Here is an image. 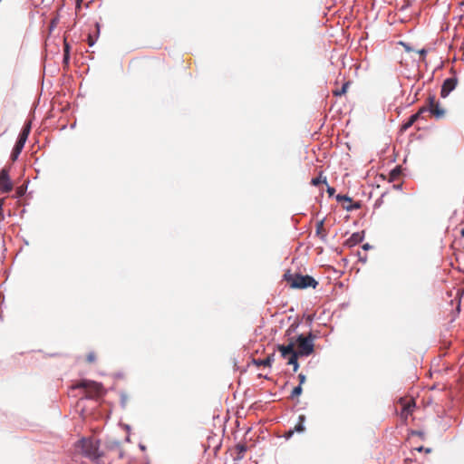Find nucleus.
<instances>
[{"instance_id":"obj_1","label":"nucleus","mask_w":464,"mask_h":464,"mask_svg":"<svg viewBox=\"0 0 464 464\" xmlns=\"http://www.w3.org/2000/svg\"><path fill=\"white\" fill-rule=\"evenodd\" d=\"M284 280L294 289L315 288L318 285V282L314 277L307 275L303 276L297 273H291L290 270L284 274Z\"/></svg>"},{"instance_id":"obj_2","label":"nucleus","mask_w":464,"mask_h":464,"mask_svg":"<svg viewBox=\"0 0 464 464\" xmlns=\"http://www.w3.org/2000/svg\"><path fill=\"white\" fill-rule=\"evenodd\" d=\"M315 336L309 333L307 336L300 334L297 336L296 340L294 341L290 339V342L293 341L295 343V346L296 345V350L295 349V353L300 356H308L314 353V340Z\"/></svg>"},{"instance_id":"obj_3","label":"nucleus","mask_w":464,"mask_h":464,"mask_svg":"<svg viewBox=\"0 0 464 464\" xmlns=\"http://www.w3.org/2000/svg\"><path fill=\"white\" fill-rule=\"evenodd\" d=\"M72 389H82L85 392V397L89 399L100 397L103 393L102 385L91 380H82L72 385Z\"/></svg>"},{"instance_id":"obj_4","label":"nucleus","mask_w":464,"mask_h":464,"mask_svg":"<svg viewBox=\"0 0 464 464\" xmlns=\"http://www.w3.org/2000/svg\"><path fill=\"white\" fill-rule=\"evenodd\" d=\"M277 350L280 352L283 358H287V364L293 365L294 372H297L299 368L297 360L300 355L295 353V343L291 341L286 345L279 344L277 345Z\"/></svg>"},{"instance_id":"obj_5","label":"nucleus","mask_w":464,"mask_h":464,"mask_svg":"<svg viewBox=\"0 0 464 464\" xmlns=\"http://www.w3.org/2000/svg\"><path fill=\"white\" fill-rule=\"evenodd\" d=\"M80 446L86 457L92 459H96L100 457L98 444L93 440L82 439L80 440Z\"/></svg>"},{"instance_id":"obj_6","label":"nucleus","mask_w":464,"mask_h":464,"mask_svg":"<svg viewBox=\"0 0 464 464\" xmlns=\"http://www.w3.org/2000/svg\"><path fill=\"white\" fill-rule=\"evenodd\" d=\"M398 404L401 406L399 415L401 419L406 422L409 416H411L415 408V401L411 397H401L398 401Z\"/></svg>"},{"instance_id":"obj_7","label":"nucleus","mask_w":464,"mask_h":464,"mask_svg":"<svg viewBox=\"0 0 464 464\" xmlns=\"http://www.w3.org/2000/svg\"><path fill=\"white\" fill-rule=\"evenodd\" d=\"M429 111L436 119H442L446 116V111L440 106L434 95H430L427 99Z\"/></svg>"},{"instance_id":"obj_8","label":"nucleus","mask_w":464,"mask_h":464,"mask_svg":"<svg viewBox=\"0 0 464 464\" xmlns=\"http://www.w3.org/2000/svg\"><path fill=\"white\" fill-rule=\"evenodd\" d=\"M13 189V183L9 178V170L6 168L0 171V190L7 193Z\"/></svg>"},{"instance_id":"obj_9","label":"nucleus","mask_w":464,"mask_h":464,"mask_svg":"<svg viewBox=\"0 0 464 464\" xmlns=\"http://www.w3.org/2000/svg\"><path fill=\"white\" fill-rule=\"evenodd\" d=\"M336 199L338 202L343 204V208L348 211L358 209L361 205L359 202L353 203L351 198L346 195H337Z\"/></svg>"},{"instance_id":"obj_10","label":"nucleus","mask_w":464,"mask_h":464,"mask_svg":"<svg viewBox=\"0 0 464 464\" xmlns=\"http://www.w3.org/2000/svg\"><path fill=\"white\" fill-rule=\"evenodd\" d=\"M457 82H458V80L455 77L446 79L441 86V91H440L441 97H443V98L447 97L449 95V93L455 89Z\"/></svg>"},{"instance_id":"obj_11","label":"nucleus","mask_w":464,"mask_h":464,"mask_svg":"<svg viewBox=\"0 0 464 464\" xmlns=\"http://www.w3.org/2000/svg\"><path fill=\"white\" fill-rule=\"evenodd\" d=\"M31 131V121H27L21 130L16 142L24 145Z\"/></svg>"},{"instance_id":"obj_12","label":"nucleus","mask_w":464,"mask_h":464,"mask_svg":"<svg viewBox=\"0 0 464 464\" xmlns=\"http://www.w3.org/2000/svg\"><path fill=\"white\" fill-rule=\"evenodd\" d=\"M31 131V121H27L21 130L16 142L24 145Z\"/></svg>"},{"instance_id":"obj_13","label":"nucleus","mask_w":464,"mask_h":464,"mask_svg":"<svg viewBox=\"0 0 464 464\" xmlns=\"http://www.w3.org/2000/svg\"><path fill=\"white\" fill-rule=\"evenodd\" d=\"M24 147V145H22V144H20L18 142L15 143V145H14V149L12 150V153H11V160L12 161H15L18 159V157H19L21 151L23 150Z\"/></svg>"},{"instance_id":"obj_14","label":"nucleus","mask_w":464,"mask_h":464,"mask_svg":"<svg viewBox=\"0 0 464 464\" xmlns=\"http://www.w3.org/2000/svg\"><path fill=\"white\" fill-rule=\"evenodd\" d=\"M316 235L319 236L322 239H324L327 236V233L324 227V220H320L316 224Z\"/></svg>"},{"instance_id":"obj_15","label":"nucleus","mask_w":464,"mask_h":464,"mask_svg":"<svg viewBox=\"0 0 464 464\" xmlns=\"http://www.w3.org/2000/svg\"><path fill=\"white\" fill-rule=\"evenodd\" d=\"M273 361H274V354H271V355H268L266 358H265L263 360L256 361V363L257 365H262V366H265V367H269V366H271Z\"/></svg>"},{"instance_id":"obj_16","label":"nucleus","mask_w":464,"mask_h":464,"mask_svg":"<svg viewBox=\"0 0 464 464\" xmlns=\"http://www.w3.org/2000/svg\"><path fill=\"white\" fill-rule=\"evenodd\" d=\"M401 174V168L400 167H395L392 170H391L389 176V180L390 181H395L397 180L400 176Z\"/></svg>"},{"instance_id":"obj_17","label":"nucleus","mask_w":464,"mask_h":464,"mask_svg":"<svg viewBox=\"0 0 464 464\" xmlns=\"http://www.w3.org/2000/svg\"><path fill=\"white\" fill-rule=\"evenodd\" d=\"M236 450L237 453V459H241L244 458V455H245L246 451L247 450V447L246 444H237L236 446Z\"/></svg>"},{"instance_id":"obj_18","label":"nucleus","mask_w":464,"mask_h":464,"mask_svg":"<svg viewBox=\"0 0 464 464\" xmlns=\"http://www.w3.org/2000/svg\"><path fill=\"white\" fill-rule=\"evenodd\" d=\"M321 183L327 184L326 177H325V176H323V172H320V174H319V176H318V177L314 178V179L311 180V184H312L313 186H318V185H320Z\"/></svg>"},{"instance_id":"obj_19","label":"nucleus","mask_w":464,"mask_h":464,"mask_svg":"<svg viewBox=\"0 0 464 464\" xmlns=\"http://www.w3.org/2000/svg\"><path fill=\"white\" fill-rule=\"evenodd\" d=\"M419 119V114H413L411 115L409 120L402 125V128L404 130H407L409 129L410 127H411L414 122Z\"/></svg>"},{"instance_id":"obj_20","label":"nucleus","mask_w":464,"mask_h":464,"mask_svg":"<svg viewBox=\"0 0 464 464\" xmlns=\"http://www.w3.org/2000/svg\"><path fill=\"white\" fill-rule=\"evenodd\" d=\"M348 86H349V82L343 83L341 89L334 90L333 94L334 96H341V95L346 93Z\"/></svg>"},{"instance_id":"obj_21","label":"nucleus","mask_w":464,"mask_h":464,"mask_svg":"<svg viewBox=\"0 0 464 464\" xmlns=\"http://www.w3.org/2000/svg\"><path fill=\"white\" fill-rule=\"evenodd\" d=\"M69 59H70V46L69 44L66 43V41H64V47H63V62L65 63H67L69 62Z\"/></svg>"},{"instance_id":"obj_22","label":"nucleus","mask_w":464,"mask_h":464,"mask_svg":"<svg viewBox=\"0 0 464 464\" xmlns=\"http://www.w3.org/2000/svg\"><path fill=\"white\" fill-rule=\"evenodd\" d=\"M86 362L88 363H94L97 360V355H96V353L95 352H90L88 353V354L86 355Z\"/></svg>"},{"instance_id":"obj_23","label":"nucleus","mask_w":464,"mask_h":464,"mask_svg":"<svg viewBox=\"0 0 464 464\" xmlns=\"http://www.w3.org/2000/svg\"><path fill=\"white\" fill-rule=\"evenodd\" d=\"M299 420H300V422H299L298 424H296V425H295V430L296 431L301 432V431H304V425H303V422H304V415H300V416H299Z\"/></svg>"},{"instance_id":"obj_24","label":"nucleus","mask_w":464,"mask_h":464,"mask_svg":"<svg viewBox=\"0 0 464 464\" xmlns=\"http://www.w3.org/2000/svg\"><path fill=\"white\" fill-rule=\"evenodd\" d=\"M303 392L302 386L298 385L294 388L291 393V398L294 399L295 397H298Z\"/></svg>"},{"instance_id":"obj_25","label":"nucleus","mask_w":464,"mask_h":464,"mask_svg":"<svg viewBox=\"0 0 464 464\" xmlns=\"http://www.w3.org/2000/svg\"><path fill=\"white\" fill-rule=\"evenodd\" d=\"M426 111H429V106H428V105H427V106H423V107H421V108L418 111V112H416L415 114H419V118H420V117H421V115H422L424 112H426Z\"/></svg>"},{"instance_id":"obj_26","label":"nucleus","mask_w":464,"mask_h":464,"mask_svg":"<svg viewBox=\"0 0 464 464\" xmlns=\"http://www.w3.org/2000/svg\"><path fill=\"white\" fill-rule=\"evenodd\" d=\"M298 379H299V385L300 386H302V384H304L305 382V380H306L305 375L303 374V373H300L298 375Z\"/></svg>"},{"instance_id":"obj_27","label":"nucleus","mask_w":464,"mask_h":464,"mask_svg":"<svg viewBox=\"0 0 464 464\" xmlns=\"http://www.w3.org/2000/svg\"><path fill=\"white\" fill-rule=\"evenodd\" d=\"M334 192H335L334 188H333V187H329V186H328V188H327V193L329 194V196H333V195L334 194Z\"/></svg>"},{"instance_id":"obj_28","label":"nucleus","mask_w":464,"mask_h":464,"mask_svg":"<svg viewBox=\"0 0 464 464\" xmlns=\"http://www.w3.org/2000/svg\"><path fill=\"white\" fill-rule=\"evenodd\" d=\"M5 198H0V215H2L3 206L5 204Z\"/></svg>"},{"instance_id":"obj_29","label":"nucleus","mask_w":464,"mask_h":464,"mask_svg":"<svg viewBox=\"0 0 464 464\" xmlns=\"http://www.w3.org/2000/svg\"><path fill=\"white\" fill-rule=\"evenodd\" d=\"M88 44L90 46H92L94 44V40L92 39V37L91 35L88 36Z\"/></svg>"},{"instance_id":"obj_30","label":"nucleus","mask_w":464,"mask_h":464,"mask_svg":"<svg viewBox=\"0 0 464 464\" xmlns=\"http://www.w3.org/2000/svg\"><path fill=\"white\" fill-rule=\"evenodd\" d=\"M417 450H419V451H425L427 453L430 452V449H424L422 446L418 448Z\"/></svg>"},{"instance_id":"obj_31","label":"nucleus","mask_w":464,"mask_h":464,"mask_svg":"<svg viewBox=\"0 0 464 464\" xmlns=\"http://www.w3.org/2000/svg\"><path fill=\"white\" fill-rule=\"evenodd\" d=\"M362 247H363V249H368V248H370V246H369V244H365Z\"/></svg>"},{"instance_id":"obj_32","label":"nucleus","mask_w":464,"mask_h":464,"mask_svg":"<svg viewBox=\"0 0 464 464\" xmlns=\"http://www.w3.org/2000/svg\"><path fill=\"white\" fill-rule=\"evenodd\" d=\"M414 434H416L418 436H422V432H420V431H415Z\"/></svg>"},{"instance_id":"obj_33","label":"nucleus","mask_w":464,"mask_h":464,"mask_svg":"<svg viewBox=\"0 0 464 464\" xmlns=\"http://www.w3.org/2000/svg\"><path fill=\"white\" fill-rule=\"evenodd\" d=\"M460 235H461V237H464V228H462V229L460 230Z\"/></svg>"},{"instance_id":"obj_34","label":"nucleus","mask_w":464,"mask_h":464,"mask_svg":"<svg viewBox=\"0 0 464 464\" xmlns=\"http://www.w3.org/2000/svg\"><path fill=\"white\" fill-rule=\"evenodd\" d=\"M18 194H19V195H22V194H23V191H22V189H21V188H19V190H18Z\"/></svg>"},{"instance_id":"obj_35","label":"nucleus","mask_w":464,"mask_h":464,"mask_svg":"<svg viewBox=\"0 0 464 464\" xmlns=\"http://www.w3.org/2000/svg\"><path fill=\"white\" fill-rule=\"evenodd\" d=\"M82 0H76L77 5H80Z\"/></svg>"},{"instance_id":"obj_36","label":"nucleus","mask_w":464,"mask_h":464,"mask_svg":"<svg viewBox=\"0 0 464 464\" xmlns=\"http://www.w3.org/2000/svg\"><path fill=\"white\" fill-rule=\"evenodd\" d=\"M293 433H294V431L290 430L288 436H291Z\"/></svg>"}]
</instances>
